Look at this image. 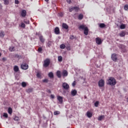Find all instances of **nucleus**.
Returning <instances> with one entry per match:
<instances>
[{
    "instance_id": "8fccbe9b",
    "label": "nucleus",
    "mask_w": 128,
    "mask_h": 128,
    "mask_svg": "<svg viewBox=\"0 0 128 128\" xmlns=\"http://www.w3.org/2000/svg\"><path fill=\"white\" fill-rule=\"evenodd\" d=\"M74 36H70V40H74Z\"/></svg>"
},
{
    "instance_id": "f257e3e1",
    "label": "nucleus",
    "mask_w": 128,
    "mask_h": 128,
    "mask_svg": "<svg viewBox=\"0 0 128 128\" xmlns=\"http://www.w3.org/2000/svg\"><path fill=\"white\" fill-rule=\"evenodd\" d=\"M106 84L112 86L116 84V80L114 77H109V78L106 80Z\"/></svg>"
},
{
    "instance_id": "72a5a7b5",
    "label": "nucleus",
    "mask_w": 128,
    "mask_h": 128,
    "mask_svg": "<svg viewBox=\"0 0 128 128\" xmlns=\"http://www.w3.org/2000/svg\"><path fill=\"white\" fill-rule=\"evenodd\" d=\"M14 120H16V122H18L20 120V118L18 116H16L14 118Z\"/></svg>"
},
{
    "instance_id": "f704fd0d",
    "label": "nucleus",
    "mask_w": 128,
    "mask_h": 128,
    "mask_svg": "<svg viewBox=\"0 0 128 128\" xmlns=\"http://www.w3.org/2000/svg\"><path fill=\"white\" fill-rule=\"evenodd\" d=\"M22 88H26V82H22Z\"/></svg>"
},
{
    "instance_id": "864d4df0",
    "label": "nucleus",
    "mask_w": 128,
    "mask_h": 128,
    "mask_svg": "<svg viewBox=\"0 0 128 128\" xmlns=\"http://www.w3.org/2000/svg\"><path fill=\"white\" fill-rule=\"evenodd\" d=\"M2 60L3 62H6V58H3Z\"/></svg>"
},
{
    "instance_id": "c85d7f7f",
    "label": "nucleus",
    "mask_w": 128,
    "mask_h": 128,
    "mask_svg": "<svg viewBox=\"0 0 128 128\" xmlns=\"http://www.w3.org/2000/svg\"><path fill=\"white\" fill-rule=\"evenodd\" d=\"M120 28L121 30H124L126 28V25L122 24L120 26Z\"/></svg>"
},
{
    "instance_id": "473e14b6",
    "label": "nucleus",
    "mask_w": 128,
    "mask_h": 128,
    "mask_svg": "<svg viewBox=\"0 0 128 128\" xmlns=\"http://www.w3.org/2000/svg\"><path fill=\"white\" fill-rule=\"evenodd\" d=\"M9 50L10 52H14V46H11L9 48Z\"/></svg>"
},
{
    "instance_id": "f3484780",
    "label": "nucleus",
    "mask_w": 128,
    "mask_h": 128,
    "mask_svg": "<svg viewBox=\"0 0 128 128\" xmlns=\"http://www.w3.org/2000/svg\"><path fill=\"white\" fill-rule=\"evenodd\" d=\"M119 36H121V38L124 36H126V32H124V31H122L120 33Z\"/></svg>"
},
{
    "instance_id": "f8f14e48",
    "label": "nucleus",
    "mask_w": 128,
    "mask_h": 128,
    "mask_svg": "<svg viewBox=\"0 0 128 128\" xmlns=\"http://www.w3.org/2000/svg\"><path fill=\"white\" fill-rule=\"evenodd\" d=\"M78 94V91L76 90H72L71 91V94L73 96H76V94Z\"/></svg>"
},
{
    "instance_id": "0eeeda50",
    "label": "nucleus",
    "mask_w": 128,
    "mask_h": 128,
    "mask_svg": "<svg viewBox=\"0 0 128 128\" xmlns=\"http://www.w3.org/2000/svg\"><path fill=\"white\" fill-rule=\"evenodd\" d=\"M26 16V10H23L21 12V16H22V18H25V16Z\"/></svg>"
},
{
    "instance_id": "423d86ee",
    "label": "nucleus",
    "mask_w": 128,
    "mask_h": 128,
    "mask_svg": "<svg viewBox=\"0 0 128 128\" xmlns=\"http://www.w3.org/2000/svg\"><path fill=\"white\" fill-rule=\"evenodd\" d=\"M21 68L22 70H28V65L26 64H21Z\"/></svg>"
},
{
    "instance_id": "4d7b16f0",
    "label": "nucleus",
    "mask_w": 128,
    "mask_h": 128,
    "mask_svg": "<svg viewBox=\"0 0 128 128\" xmlns=\"http://www.w3.org/2000/svg\"><path fill=\"white\" fill-rule=\"evenodd\" d=\"M49 92L50 93V90H49Z\"/></svg>"
},
{
    "instance_id": "4be33fe9",
    "label": "nucleus",
    "mask_w": 128,
    "mask_h": 128,
    "mask_svg": "<svg viewBox=\"0 0 128 128\" xmlns=\"http://www.w3.org/2000/svg\"><path fill=\"white\" fill-rule=\"evenodd\" d=\"M99 26L101 28H106V24H104V23H101L100 24Z\"/></svg>"
},
{
    "instance_id": "a19ab883",
    "label": "nucleus",
    "mask_w": 128,
    "mask_h": 128,
    "mask_svg": "<svg viewBox=\"0 0 128 128\" xmlns=\"http://www.w3.org/2000/svg\"><path fill=\"white\" fill-rule=\"evenodd\" d=\"M32 90H34L32 89V88H30L28 90L27 92H32Z\"/></svg>"
},
{
    "instance_id": "6e6d98bb",
    "label": "nucleus",
    "mask_w": 128,
    "mask_h": 128,
    "mask_svg": "<svg viewBox=\"0 0 128 128\" xmlns=\"http://www.w3.org/2000/svg\"><path fill=\"white\" fill-rule=\"evenodd\" d=\"M45 2H48V0H44Z\"/></svg>"
},
{
    "instance_id": "5fc2aeb1",
    "label": "nucleus",
    "mask_w": 128,
    "mask_h": 128,
    "mask_svg": "<svg viewBox=\"0 0 128 128\" xmlns=\"http://www.w3.org/2000/svg\"><path fill=\"white\" fill-rule=\"evenodd\" d=\"M2 56V53L0 52V57Z\"/></svg>"
},
{
    "instance_id": "aec40b11",
    "label": "nucleus",
    "mask_w": 128,
    "mask_h": 128,
    "mask_svg": "<svg viewBox=\"0 0 128 128\" xmlns=\"http://www.w3.org/2000/svg\"><path fill=\"white\" fill-rule=\"evenodd\" d=\"M52 41H48L47 42V46L48 48H50L52 46Z\"/></svg>"
},
{
    "instance_id": "cd10ccee",
    "label": "nucleus",
    "mask_w": 128,
    "mask_h": 128,
    "mask_svg": "<svg viewBox=\"0 0 128 128\" xmlns=\"http://www.w3.org/2000/svg\"><path fill=\"white\" fill-rule=\"evenodd\" d=\"M20 28H26V24L24 22H21Z\"/></svg>"
},
{
    "instance_id": "e433bc0d",
    "label": "nucleus",
    "mask_w": 128,
    "mask_h": 128,
    "mask_svg": "<svg viewBox=\"0 0 128 128\" xmlns=\"http://www.w3.org/2000/svg\"><path fill=\"white\" fill-rule=\"evenodd\" d=\"M58 62H62V56H58Z\"/></svg>"
},
{
    "instance_id": "c9c22d12",
    "label": "nucleus",
    "mask_w": 128,
    "mask_h": 128,
    "mask_svg": "<svg viewBox=\"0 0 128 128\" xmlns=\"http://www.w3.org/2000/svg\"><path fill=\"white\" fill-rule=\"evenodd\" d=\"M60 114V111H55V112H54V116H58V114Z\"/></svg>"
},
{
    "instance_id": "a211bd4d",
    "label": "nucleus",
    "mask_w": 128,
    "mask_h": 128,
    "mask_svg": "<svg viewBox=\"0 0 128 128\" xmlns=\"http://www.w3.org/2000/svg\"><path fill=\"white\" fill-rule=\"evenodd\" d=\"M62 74L63 76H68V71L66 70H64L62 72Z\"/></svg>"
},
{
    "instance_id": "39448f33",
    "label": "nucleus",
    "mask_w": 128,
    "mask_h": 128,
    "mask_svg": "<svg viewBox=\"0 0 128 128\" xmlns=\"http://www.w3.org/2000/svg\"><path fill=\"white\" fill-rule=\"evenodd\" d=\"M98 86L100 88H102V86H104V80L101 79L98 82Z\"/></svg>"
},
{
    "instance_id": "ea45409f",
    "label": "nucleus",
    "mask_w": 128,
    "mask_h": 128,
    "mask_svg": "<svg viewBox=\"0 0 128 128\" xmlns=\"http://www.w3.org/2000/svg\"><path fill=\"white\" fill-rule=\"evenodd\" d=\"M58 16H61V18H62V16H64V12H60L58 13Z\"/></svg>"
},
{
    "instance_id": "1a4fd4ad",
    "label": "nucleus",
    "mask_w": 128,
    "mask_h": 128,
    "mask_svg": "<svg viewBox=\"0 0 128 128\" xmlns=\"http://www.w3.org/2000/svg\"><path fill=\"white\" fill-rule=\"evenodd\" d=\"M86 116H88V118H90L92 117V112L90 111H88L86 112Z\"/></svg>"
},
{
    "instance_id": "20e7f679",
    "label": "nucleus",
    "mask_w": 128,
    "mask_h": 128,
    "mask_svg": "<svg viewBox=\"0 0 128 128\" xmlns=\"http://www.w3.org/2000/svg\"><path fill=\"white\" fill-rule=\"evenodd\" d=\"M62 87L64 90H68L70 88V85L66 82H64L62 84Z\"/></svg>"
},
{
    "instance_id": "37998d69",
    "label": "nucleus",
    "mask_w": 128,
    "mask_h": 128,
    "mask_svg": "<svg viewBox=\"0 0 128 128\" xmlns=\"http://www.w3.org/2000/svg\"><path fill=\"white\" fill-rule=\"evenodd\" d=\"M124 9L125 10H128V4H126L124 6Z\"/></svg>"
},
{
    "instance_id": "09e8293b",
    "label": "nucleus",
    "mask_w": 128,
    "mask_h": 128,
    "mask_svg": "<svg viewBox=\"0 0 128 128\" xmlns=\"http://www.w3.org/2000/svg\"><path fill=\"white\" fill-rule=\"evenodd\" d=\"M76 81H74V82L72 84V86H76Z\"/></svg>"
},
{
    "instance_id": "6ab92c4d",
    "label": "nucleus",
    "mask_w": 128,
    "mask_h": 128,
    "mask_svg": "<svg viewBox=\"0 0 128 128\" xmlns=\"http://www.w3.org/2000/svg\"><path fill=\"white\" fill-rule=\"evenodd\" d=\"M39 38L41 42H44V36H40Z\"/></svg>"
},
{
    "instance_id": "7c9ffc66",
    "label": "nucleus",
    "mask_w": 128,
    "mask_h": 128,
    "mask_svg": "<svg viewBox=\"0 0 128 128\" xmlns=\"http://www.w3.org/2000/svg\"><path fill=\"white\" fill-rule=\"evenodd\" d=\"M74 10L75 12H78V10H80V8H78V6H74Z\"/></svg>"
},
{
    "instance_id": "a878e982",
    "label": "nucleus",
    "mask_w": 128,
    "mask_h": 128,
    "mask_svg": "<svg viewBox=\"0 0 128 128\" xmlns=\"http://www.w3.org/2000/svg\"><path fill=\"white\" fill-rule=\"evenodd\" d=\"M8 113L9 114H12V108H8Z\"/></svg>"
},
{
    "instance_id": "2eb2a0df",
    "label": "nucleus",
    "mask_w": 128,
    "mask_h": 128,
    "mask_svg": "<svg viewBox=\"0 0 128 128\" xmlns=\"http://www.w3.org/2000/svg\"><path fill=\"white\" fill-rule=\"evenodd\" d=\"M58 100L59 102H60V104H62V97L61 96H58Z\"/></svg>"
},
{
    "instance_id": "49530a36",
    "label": "nucleus",
    "mask_w": 128,
    "mask_h": 128,
    "mask_svg": "<svg viewBox=\"0 0 128 128\" xmlns=\"http://www.w3.org/2000/svg\"><path fill=\"white\" fill-rule=\"evenodd\" d=\"M43 82H48V79H44V80H42Z\"/></svg>"
},
{
    "instance_id": "412c9836",
    "label": "nucleus",
    "mask_w": 128,
    "mask_h": 128,
    "mask_svg": "<svg viewBox=\"0 0 128 128\" xmlns=\"http://www.w3.org/2000/svg\"><path fill=\"white\" fill-rule=\"evenodd\" d=\"M48 76L50 78H54V73L52 72H50L48 73Z\"/></svg>"
},
{
    "instance_id": "b1692460",
    "label": "nucleus",
    "mask_w": 128,
    "mask_h": 128,
    "mask_svg": "<svg viewBox=\"0 0 128 128\" xmlns=\"http://www.w3.org/2000/svg\"><path fill=\"white\" fill-rule=\"evenodd\" d=\"M104 118V116L102 115L98 118V120H102Z\"/></svg>"
},
{
    "instance_id": "ddd939ff",
    "label": "nucleus",
    "mask_w": 128,
    "mask_h": 128,
    "mask_svg": "<svg viewBox=\"0 0 128 128\" xmlns=\"http://www.w3.org/2000/svg\"><path fill=\"white\" fill-rule=\"evenodd\" d=\"M14 70L15 72H18L20 70V68H18V66H14Z\"/></svg>"
},
{
    "instance_id": "bb28decb",
    "label": "nucleus",
    "mask_w": 128,
    "mask_h": 128,
    "mask_svg": "<svg viewBox=\"0 0 128 128\" xmlns=\"http://www.w3.org/2000/svg\"><path fill=\"white\" fill-rule=\"evenodd\" d=\"M60 48H61L62 50H64V48H66V45L64 44H60Z\"/></svg>"
},
{
    "instance_id": "2f4dec72",
    "label": "nucleus",
    "mask_w": 128,
    "mask_h": 128,
    "mask_svg": "<svg viewBox=\"0 0 128 128\" xmlns=\"http://www.w3.org/2000/svg\"><path fill=\"white\" fill-rule=\"evenodd\" d=\"M100 104V102L98 101H96L94 103V106L98 108V104Z\"/></svg>"
},
{
    "instance_id": "5701e85b",
    "label": "nucleus",
    "mask_w": 128,
    "mask_h": 128,
    "mask_svg": "<svg viewBox=\"0 0 128 128\" xmlns=\"http://www.w3.org/2000/svg\"><path fill=\"white\" fill-rule=\"evenodd\" d=\"M24 22L26 24H30V20H28V19H24Z\"/></svg>"
},
{
    "instance_id": "58836bf2",
    "label": "nucleus",
    "mask_w": 128,
    "mask_h": 128,
    "mask_svg": "<svg viewBox=\"0 0 128 128\" xmlns=\"http://www.w3.org/2000/svg\"><path fill=\"white\" fill-rule=\"evenodd\" d=\"M3 116L6 118H8V113H4Z\"/></svg>"
},
{
    "instance_id": "603ef678",
    "label": "nucleus",
    "mask_w": 128,
    "mask_h": 128,
    "mask_svg": "<svg viewBox=\"0 0 128 128\" xmlns=\"http://www.w3.org/2000/svg\"><path fill=\"white\" fill-rule=\"evenodd\" d=\"M67 2L68 4H72V0H67Z\"/></svg>"
},
{
    "instance_id": "4468645a",
    "label": "nucleus",
    "mask_w": 128,
    "mask_h": 128,
    "mask_svg": "<svg viewBox=\"0 0 128 128\" xmlns=\"http://www.w3.org/2000/svg\"><path fill=\"white\" fill-rule=\"evenodd\" d=\"M56 74L58 78H62V74L60 73V71L58 70L56 73Z\"/></svg>"
},
{
    "instance_id": "4c0bfd02",
    "label": "nucleus",
    "mask_w": 128,
    "mask_h": 128,
    "mask_svg": "<svg viewBox=\"0 0 128 128\" xmlns=\"http://www.w3.org/2000/svg\"><path fill=\"white\" fill-rule=\"evenodd\" d=\"M4 4H6V6H8V4H9L8 0H4Z\"/></svg>"
},
{
    "instance_id": "f03ea898",
    "label": "nucleus",
    "mask_w": 128,
    "mask_h": 128,
    "mask_svg": "<svg viewBox=\"0 0 128 128\" xmlns=\"http://www.w3.org/2000/svg\"><path fill=\"white\" fill-rule=\"evenodd\" d=\"M78 29L84 30V34H85V36H88V27L85 25H80L78 27Z\"/></svg>"
},
{
    "instance_id": "13d9d810",
    "label": "nucleus",
    "mask_w": 128,
    "mask_h": 128,
    "mask_svg": "<svg viewBox=\"0 0 128 128\" xmlns=\"http://www.w3.org/2000/svg\"><path fill=\"white\" fill-rule=\"evenodd\" d=\"M124 52H126V50H124Z\"/></svg>"
},
{
    "instance_id": "de8ad7c7",
    "label": "nucleus",
    "mask_w": 128,
    "mask_h": 128,
    "mask_svg": "<svg viewBox=\"0 0 128 128\" xmlns=\"http://www.w3.org/2000/svg\"><path fill=\"white\" fill-rule=\"evenodd\" d=\"M15 4H20V2L18 1V0H15Z\"/></svg>"
},
{
    "instance_id": "3c124183",
    "label": "nucleus",
    "mask_w": 128,
    "mask_h": 128,
    "mask_svg": "<svg viewBox=\"0 0 128 128\" xmlns=\"http://www.w3.org/2000/svg\"><path fill=\"white\" fill-rule=\"evenodd\" d=\"M50 98H54V95L51 94L50 95Z\"/></svg>"
},
{
    "instance_id": "6e6552de",
    "label": "nucleus",
    "mask_w": 128,
    "mask_h": 128,
    "mask_svg": "<svg viewBox=\"0 0 128 128\" xmlns=\"http://www.w3.org/2000/svg\"><path fill=\"white\" fill-rule=\"evenodd\" d=\"M112 58L114 62H116L118 60V58H116V54H113L112 55Z\"/></svg>"
},
{
    "instance_id": "a18cd8bd",
    "label": "nucleus",
    "mask_w": 128,
    "mask_h": 128,
    "mask_svg": "<svg viewBox=\"0 0 128 128\" xmlns=\"http://www.w3.org/2000/svg\"><path fill=\"white\" fill-rule=\"evenodd\" d=\"M36 76H37V78H42V75H40V74L38 73L36 74Z\"/></svg>"
},
{
    "instance_id": "c756f323",
    "label": "nucleus",
    "mask_w": 128,
    "mask_h": 128,
    "mask_svg": "<svg viewBox=\"0 0 128 128\" xmlns=\"http://www.w3.org/2000/svg\"><path fill=\"white\" fill-rule=\"evenodd\" d=\"M4 31H1L0 32V38H4Z\"/></svg>"
},
{
    "instance_id": "dca6fc26",
    "label": "nucleus",
    "mask_w": 128,
    "mask_h": 128,
    "mask_svg": "<svg viewBox=\"0 0 128 128\" xmlns=\"http://www.w3.org/2000/svg\"><path fill=\"white\" fill-rule=\"evenodd\" d=\"M62 28H64L65 30H68V26L66 24L64 23L62 24Z\"/></svg>"
},
{
    "instance_id": "79ce46f5",
    "label": "nucleus",
    "mask_w": 128,
    "mask_h": 128,
    "mask_svg": "<svg viewBox=\"0 0 128 128\" xmlns=\"http://www.w3.org/2000/svg\"><path fill=\"white\" fill-rule=\"evenodd\" d=\"M42 52V47H40L38 48V52Z\"/></svg>"
},
{
    "instance_id": "393cba45",
    "label": "nucleus",
    "mask_w": 128,
    "mask_h": 128,
    "mask_svg": "<svg viewBox=\"0 0 128 128\" xmlns=\"http://www.w3.org/2000/svg\"><path fill=\"white\" fill-rule=\"evenodd\" d=\"M78 18L80 20H82V18H84V15H82V14H80L78 16Z\"/></svg>"
},
{
    "instance_id": "c03bdc74",
    "label": "nucleus",
    "mask_w": 128,
    "mask_h": 128,
    "mask_svg": "<svg viewBox=\"0 0 128 128\" xmlns=\"http://www.w3.org/2000/svg\"><path fill=\"white\" fill-rule=\"evenodd\" d=\"M72 10H74V7H72V8H69V12H72Z\"/></svg>"
},
{
    "instance_id": "7ed1b4c3",
    "label": "nucleus",
    "mask_w": 128,
    "mask_h": 128,
    "mask_svg": "<svg viewBox=\"0 0 128 128\" xmlns=\"http://www.w3.org/2000/svg\"><path fill=\"white\" fill-rule=\"evenodd\" d=\"M50 60L48 58H46L44 60V64H43V66L44 68H48V66H50Z\"/></svg>"
},
{
    "instance_id": "9b49d317",
    "label": "nucleus",
    "mask_w": 128,
    "mask_h": 128,
    "mask_svg": "<svg viewBox=\"0 0 128 128\" xmlns=\"http://www.w3.org/2000/svg\"><path fill=\"white\" fill-rule=\"evenodd\" d=\"M102 39H100V38H96V44H102Z\"/></svg>"
},
{
    "instance_id": "9d476101",
    "label": "nucleus",
    "mask_w": 128,
    "mask_h": 128,
    "mask_svg": "<svg viewBox=\"0 0 128 128\" xmlns=\"http://www.w3.org/2000/svg\"><path fill=\"white\" fill-rule=\"evenodd\" d=\"M54 33L56 34H60V28H58V27H56L54 28Z\"/></svg>"
}]
</instances>
